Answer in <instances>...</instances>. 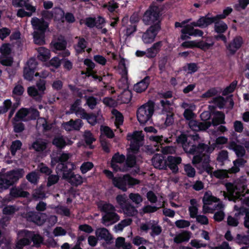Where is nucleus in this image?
Wrapping results in <instances>:
<instances>
[{"label": "nucleus", "instance_id": "nucleus-1", "mask_svg": "<svg viewBox=\"0 0 249 249\" xmlns=\"http://www.w3.org/2000/svg\"><path fill=\"white\" fill-rule=\"evenodd\" d=\"M184 150L187 153L195 155L192 160L194 164L202 162L203 165L209 164L210 157L204 152L211 153L214 150L213 147L208 146L203 143H199L197 146L194 145H189L185 143L183 144Z\"/></svg>", "mask_w": 249, "mask_h": 249}, {"label": "nucleus", "instance_id": "nucleus-2", "mask_svg": "<svg viewBox=\"0 0 249 249\" xmlns=\"http://www.w3.org/2000/svg\"><path fill=\"white\" fill-rule=\"evenodd\" d=\"M75 169V165L72 162H68L67 165L60 163L56 167L58 174H62L63 178L67 179L71 184L79 185L83 182V178L79 175H73L71 171Z\"/></svg>", "mask_w": 249, "mask_h": 249}, {"label": "nucleus", "instance_id": "nucleus-3", "mask_svg": "<svg viewBox=\"0 0 249 249\" xmlns=\"http://www.w3.org/2000/svg\"><path fill=\"white\" fill-rule=\"evenodd\" d=\"M98 207L105 213L102 218V222L104 225H111L119 220V216L115 213V207L112 204L100 201L98 203Z\"/></svg>", "mask_w": 249, "mask_h": 249}, {"label": "nucleus", "instance_id": "nucleus-4", "mask_svg": "<svg viewBox=\"0 0 249 249\" xmlns=\"http://www.w3.org/2000/svg\"><path fill=\"white\" fill-rule=\"evenodd\" d=\"M226 187L229 195V199L231 200L235 201L238 198L241 199V197L249 192L248 189H246L244 183L239 181H236L234 183H226Z\"/></svg>", "mask_w": 249, "mask_h": 249}, {"label": "nucleus", "instance_id": "nucleus-5", "mask_svg": "<svg viewBox=\"0 0 249 249\" xmlns=\"http://www.w3.org/2000/svg\"><path fill=\"white\" fill-rule=\"evenodd\" d=\"M154 111V105L152 103L148 102L141 106L137 111L138 121L141 124L148 122L151 118Z\"/></svg>", "mask_w": 249, "mask_h": 249}, {"label": "nucleus", "instance_id": "nucleus-6", "mask_svg": "<svg viewBox=\"0 0 249 249\" xmlns=\"http://www.w3.org/2000/svg\"><path fill=\"white\" fill-rule=\"evenodd\" d=\"M143 21L146 25H152L157 29H160V14L159 9L156 6H151L145 12Z\"/></svg>", "mask_w": 249, "mask_h": 249}, {"label": "nucleus", "instance_id": "nucleus-7", "mask_svg": "<svg viewBox=\"0 0 249 249\" xmlns=\"http://www.w3.org/2000/svg\"><path fill=\"white\" fill-rule=\"evenodd\" d=\"M246 161L244 159H237L233 161V166L229 170H217L213 172V175L217 178L223 179L228 177L229 173H236L239 171L240 167L243 166Z\"/></svg>", "mask_w": 249, "mask_h": 249}, {"label": "nucleus", "instance_id": "nucleus-8", "mask_svg": "<svg viewBox=\"0 0 249 249\" xmlns=\"http://www.w3.org/2000/svg\"><path fill=\"white\" fill-rule=\"evenodd\" d=\"M139 183V180L130 177L128 175H124L123 177H115L113 178L112 183L114 186L122 191L125 192L127 190V184L133 186Z\"/></svg>", "mask_w": 249, "mask_h": 249}, {"label": "nucleus", "instance_id": "nucleus-9", "mask_svg": "<svg viewBox=\"0 0 249 249\" xmlns=\"http://www.w3.org/2000/svg\"><path fill=\"white\" fill-rule=\"evenodd\" d=\"M213 42L211 37H207L206 41L204 40H192L187 41L183 42L181 46L185 48H193L195 47L198 48L203 50L209 49L213 46Z\"/></svg>", "mask_w": 249, "mask_h": 249}, {"label": "nucleus", "instance_id": "nucleus-10", "mask_svg": "<svg viewBox=\"0 0 249 249\" xmlns=\"http://www.w3.org/2000/svg\"><path fill=\"white\" fill-rule=\"evenodd\" d=\"M143 139L142 131H136L133 133H128L127 140L130 142V148L133 153L137 151L142 145Z\"/></svg>", "mask_w": 249, "mask_h": 249}, {"label": "nucleus", "instance_id": "nucleus-11", "mask_svg": "<svg viewBox=\"0 0 249 249\" xmlns=\"http://www.w3.org/2000/svg\"><path fill=\"white\" fill-rule=\"evenodd\" d=\"M0 63L6 66H10L13 63V58L10 56L11 48L9 44H3L0 47Z\"/></svg>", "mask_w": 249, "mask_h": 249}, {"label": "nucleus", "instance_id": "nucleus-12", "mask_svg": "<svg viewBox=\"0 0 249 249\" xmlns=\"http://www.w3.org/2000/svg\"><path fill=\"white\" fill-rule=\"evenodd\" d=\"M31 232L27 231H22L19 234V237L16 245V249H22L23 247L29 245L30 243Z\"/></svg>", "mask_w": 249, "mask_h": 249}, {"label": "nucleus", "instance_id": "nucleus-13", "mask_svg": "<svg viewBox=\"0 0 249 249\" xmlns=\"http://www.w3.org/2000/svg\"><path fill=\"white\" fill-rule=\"evenodd\" d=\"M160 29H157L154 26H150L142 36V40L145 44L153 42Z\"/></svg>", "mask_w": 249, "mask_h": 249}, {"label": "nucleus", "instance_id": "nucleus-14", "mask_svg": "<svg viewBox=\"0 0 249 249\" xmlns=\"http://www.w3.org/2000/svg\"><path fill=\"white\" fill-rule=\"evenodd\" d=\"M31 24L36 31H39L40 32L44 33L48 27V25L43 18H38L34 17L32 18Z\"/></svg>", "mask_w": 249, "mask_h": 249}, {"label": "nucleus", "instance_id": "nucleus-15", "mask_svg": "<svg viewBox=\"0 0 249 249\" xmlns=\"http://www.w3.org/2000/svg\"><path fill=\"white\" fill-rule=\"evenodd\" d=\"M47 218L45 213L30 212L28 214V220L38 225H42Z\"/></svg>", "mask_w": 249, "mask_h": 249}, {"label": "nucleus", "instance_id": "nucleus-16", "mask_svg": "<svg viewBox=\"0 0 249 249\" xmlns=\"http://www.w3.org/2000/svg\"><path fill=\"white\" fill-rule=\"evenodd\" d=\"M211 125L210 122H197V121L192 120L189 122V126L190 128L193 131H197L199 130H205L208 128Z\"/></svg>", "mask_w": 249, "mask_h": 249}, {"label": "nucleus", "instance_id": "nucleus-17", "mask_svg": "<svg viewBox=\"0 0 249 249\" xmlns=\"http://www.w3.org/2000/svg\"><path fill=\"white\" fill-rule=\"evenodd\" d=\"M228 148L234 152L236 156L239 158L238 159H243L242 158L244 157L246 154V150L243 146L234 142H231L230 143Z\"/></svg>", "mask_w": 249, "mask_h": 249}, {"label": "nucleus", "instance_id": "nucleus-18", "mask_svg": "<svg viewBox=\"0 0 249 249\" xmlns=\"http://www.w3.org/2000/svg\"><path fill=\"white\" fill-rule=\"evenodd\" d=\"M243 43V38L240 36H236L231 41L227 49L231 53H234L242 46Z\"/></svg>", "mask_w": 249, "mask_h": 249}, {"label": "nucleus", "instance_id": "nucleus-19", "mask_svg": "<svg viewBox=\"0 0 249 249\" xmlns=\"http://www.w3.org/2000/svg\"><path fill=\"white\" fill-rule=\"evenodd\" d=\"M181 162V159L180 157L169 156L167 158L166 163L172 172L176 173L178 171V165L180 164Z\"/></svg>", "mask_w": 249, "mask_h": 249}, {"label": "nucleus", "instance_id": "nucleus-20", "mask_svg": "<svg viewBox=\"0 0 249 249\" xmlns=\"http://www.w3.org/2000/svg\"><path fill=\"white\" fill-rule=\"evenodd\" d=\"M191 235L192 233L188 231H183L180 233H177L175 235L173 234H170L172 237H174V242L177 244L188 241L191 237Z\"/></svg>", "mask_w": 249, "mask_h": 249}, {"label": "nucleus", "instance_id": "nucleus-21", "mask_svg": "<svg viewBox=\"0 0 249 249\" xmlns=\"http://www.w3.org/2000/svg\"><path fill=\"white\" fill-rule=\"evenodd\" d=\"M225 205L221 202L218 203L214 207V211H215L213 215V219L217 221H222L225 216L224 212Z\"/></svg>", "mask_w": 249, "mask_h": 249}, {"label": "nucleus", "instance_id": "nucleus-22", "mask_svg": "<svg viewBox=\"0 0 249 249\" xmlns=\"http://www.w3.org/2000/svg\"><path fill=\"white\" fill-rule=\"evenodd\" d=\"M82 121L79 119L73 121L72 120L62 124V127L66 131L79 130L82 127Z\"/></svg>", "mask_w": 249, "mask_h": 249}, {"label": "nucleus", "instance_id": "nucleus-23", "mask_svg": "<svg viewBox=\"0 0 249 249\" xmlns=\"http://www.w3.org/2000/svg\"><path fill=\"white\" fill-rule=\"evenodd\" d=\"M181 107L185 109L183 113L184 117L189 121L194 120L196 117L195 114L193 112V110L195 109V106L183 103L181 105Z\"/></svg>", "mask_w": 249, "mask_h": 249}, {"label": "nucleus", "instance_id": "nucleus-24", "mask_svg": "<svg viewBox=\"0 0 249 249\" xmlns=\"http://www.w3.org/2000/svg\"><path fill=\"white\" fill-rule=\"evenodd\" d=\"M119 72L122 75V80L124 82L123 87L128 88L127 83L126 75L127 73V68L125 66V61L124 59H121L119 64Z\"/></svg>", "mask_w": 249, "mask_h": 249}, {"label": "nucleus", "instance_id": "nucleus-25", "mask_svg": "<svg viewBox=\"0 0 249 249\" xmlns=\"http://www.w3.org/2000/svg\"><path fill=\"white\" fill-rule=\"evenodd\" d=\"M162 46V42L154 43L150 48L146 50V57L149 58L155 57Z\"/></svg>", "mask_w": 249, "mask_h": 249}, {"label": "nucleus", "instance_id": "nucleus-26", "mask_svg": "<svg viewBox=\"0 0 249 249\" xmlns=\"http://www.w3.org/2000/svg\"><path fill=\"white\" fill-rule=\"evenodd\" d=\"M214 21V19L211 18L202 17L199 18L196 21L192 22V25L195 27L205 28L211 24Z\"/></svg>", "mask_w": 249, "mask_h": 249}, {"label": "nucleus", "instance_id": "nucleus-27", "mask_svg": "<svg viewBox=\"0 0 249 249\" xmlns=\"http://www.w3.org/2000/svg\"><path fill=\"white\" fill-rule=\"evenodd\" d=\"M124 90L122 94L118 96L117 101L119 104H127L128 103L132 97L131 91L127 89V88L124 89L123 85L122 86Z\"/></svg>", "mask_w": 249, "mask_h": 249}, {"label": "nucleus", "instance_id": "nucleus-28", "mask_svg": "<svg viewBox=\"0 0 249 249\" xmlns=\"http://www.w3.org/2000/svg\"><path fill=\"white\" fill-rule=\"evenodd\" d=\"M152 161L153 166L156 168L162 169L166 166L165 162L164 160V158L160 154L155 155L152 160Z\"/></svg>", "mask_w": 249, "mask_h": 249}, {"label": "nucleus", "instance_id": "nucleus-29", "mask_svg": "<svg viewBox=\"0 0 249 249\" xmlns=\"http://www.w3.org/2000/svg\"><path fill=\"white\" fill-rule=\"evenodd\" d=\"M149 83V78L146 76L142 81L134 85V89L137 92H142L147 89Z\"/></svg>", "mask_w": 249, "mask_h": 249}, {"label": "nucleus", "instance_id": "nucleus-30", "mask_svg": "<svg viewBox=\"0 0 249 249\" xmlns=\"http://www.w3.org/2000/svg\"><path fill=\"white\" fill-rule=\"evenodd\" d=\"M53 144L59 148H63L66 145H71L72 142L68 138H65L62 136L56 137L53 140Z\"/></svg>", "mask_w": 249, "mask_h": 249}, {"label": "nucleus", "instance_id": "nucleus-31", "mask_svg": "<svg viewBox=\"0 0 249 249\" xmlns=\"http://www.w3.org/2000/svg\"><path fill=\"white\" fill-rule=\"evenodd\" d=\"M80 100H77L71 107V110L72 112L75 113V114L81 117V118L84 119L86 116L87 113L85 112V110L80 107L79 106L80 104Z\"/></svg>", "mask_w": 249, "mask_h": 249}, {"label": "nucleus", "instance_id": "nucleus-32", "mask_svg": "<svg viewBox=\"0 0 249 249\" xmlns=\"http://www.w3.org/2000/svg\"><path fill=\"white\" fill-rule=\"evenodd\" d=\"M38 52L37 57L42 61H46L51 57L50 51L43 47H40L36 49Z\"/></svg>", "mask_w": 249, "mask_h": 249}, {"label": "nucleus", "instance_id": "nucleus-33", "mask_svg": "<svg viewBox=\"0 0 249 249\" xmlns=\"http://www.w3.org/2000/svg\"><path fill=\"white\" fill-rule=\"evenodd\" d=\"M122 211L125 215L128 216H135L138 213L136 208L130 203L126 204L125 206L122 209Z\"/></svg>", "mask_w": 249, "mask_h": 249}, {"label": "nucleus", "instance_id": "nucleus-34", "mask_svg": "<svg viewBox=\"0 0 249 249\" xmlns=\"http://www.w3.org/2000/svg\"><path fill=\"white\" fill-rule=\"evenodd\" d=\"M190 206L189 207L190 216L191 218H195L197 215L198 204L195 199L190 201Z\"/></svg>", "mask_w": 249, "mask_h": 249}, {"label": "nucleus", "instance_id": "nucleus-35", "mask_svg": "<svg viewBox=\"0 0 249 249\" xmlns=\"http://www.w3.org/2000/svg\"><path fill=\"white\" fill-rule=\"evenodd\" d=\"M53 47L56 50H62L65 49L66 42L62 36H60L57 40L52 42Z\"/></svg>", "mask_w": 249, "mask_h": 249}, {"label": "nucleus", "instance_id": "nucleus-36", "mask_svg": "<svg viewBox=\"0 0 249 249\" xmlns=\"http://www.w3.org/2000/svg\"><path fill=\"white\" fill-rule=\"evenodd\" d=\"M219 199L213 196L210 191L206 192L202 198L203 204H212L213 202H218Z\"/></svg>", "mask_w": 249, "mask_h": 249}, {"label": "nucleus", "instance_id": "nucleus-37", "mask_svg": "<svg viewBox=\"0 0 249 249\" xmlns=\"http://www.w3.org/2000/svg\"><path fill=\"white\" fill-rule=\"evenodd\" d=\"M194 27V26L192 25V23L190 24H188L184 26L181 31L182 33L181 38L183 40L189 38V36H192Z\"/></svg>", "mask_w": 249, "mask_h": 249}, {"label": "nucleus", "instance_id": "nucleus-38", "mask_svg": "<svg viewBox=\"0 0 249 249\" xmlns=\"http://www.w3.org/2000/svg\"><path fill=\"white\" fill-rule=\"evenodd\" d=\"M96 236L101 239L106 241L110 240L111 239V236L107 230L105 228H100L96 231Z\"/></svg>", "mask_w": 249, "mask_h": 249}, {"label": "nucleus", "instance_id": "nucleus-39", "mask_svg": "<svg viewBox=\"0 0 249 249\" xmlns=\"http://www.w3.org/2000/svg\"><path fill=\"white\" fill-rule=\"evenodd\" d=\"M224 120L225 115L220 111H216L213 114L212 120L213 124V125H217L219 124H224Z\"/></svg>", "mask_w": 249, "mask_h": 249}, {"label": "nucleus", "instance_id": "nucleus-40", "mask_svg": "<svg viewBox=\"0 0 249 249\" xmlns=\"http://www.w3.org/2000/svg\"><path fill=\"white\" fill-rule=\"evenodd\" d=\"M34 40L36 44L38 45H43L45 44L44 33L38 31H35L33 34Z\"/></svg>", "mask_w": 249, "mask_h": 249}, {"label": "nucleus", "instance_id": "nucleus-41", "mask_svg": "<svg viewBox=\"0 0 249 249\" xmlns=\"http://www.w3.org/2000/svg\"><path fill=\"white\" fill-rule=\"evenodd\" d=\"M32 147L36 151H42L46 148V142L42 140H36L33 143Z\"/></svg>", "mask_w": 249, "mask_h": 249}, {"label": "nucleus", "instance_id": "nucleus-42", "mask_svg": "<svg viewBox=\"0 0 249 249\" xmlns=\"http://www.w3.org/2000/svg\"><path fill=\"white\" fill-rule=\"evenodd\" d=\"M71 157V155L67 153H62L61 154L60 156L58 157L57 158H52V164H55L58 161H60L61 163H62V162H65L67 161ZM59 163L58 164V165ZM64 164L66 165L64 163ZM67 163L66 164V165Z\"/></svg>", "mask_w": 249, "mask_h": 249}, {"label": "nucleus", "instance_id": "nucleus-43", "mask_svg": "<svg viewBox=\"0 0 249 249\" xmlns=\"http://www.w3.org/2000/svg\"><path fill=\"white\" fill-rule=\"evenodd\" d=\"M112 113L115 117V124L116 127L119 128V126L123 124V117L121 113L115 109L112 110Z\"/></svg>", "mask_w": 249, "mask_h": 249}, {"label": "nucleus", "instance_id": "nucleus-44", "mask_svg": "<svg viewBox=\"0 0 249 249\" xmlns=\"http://www.w3.org/2000/svg\"><path fill=\"white\" fill-rule=\"evenodd\" d=\"M28 193L18 188H13L10 191V195L14 197L26 196Z\"/></svg>", "mask_w": 249, "mask_h": 249}, {"label": "nucleus", "instance_id": "nucleus-45", "mask_svg": "<svg viewBox=\"0 0 249 249\" xmlns=\"http://www.w3.org/2000/svg\"><path fill=\"white\" fill-rule=\"evenodd\" d=\"M228 29L227 24L223 21L216 22L214 24V30L217 33H223Z\"/></svg>", "mask_w": 249, "mask_h": 249}, {"label": "nucleus", "instance_id": "nucleus-46", "mask_svg": "<svg viewBox=\"0 0 249 249\" xmlns=\"http://www.w3.org/2000/svg\"><path fill=\"white\" fill-rule=\"evenodd\" d=\"M185 174L189 178H193L196 175L195 169L190 164L184 165Z\"/></svg>", "mask_w": 249, "mask_h": 249}, {"label": "nucleus", "instance_id": "nucleus-47", "mask_svg": "<svg viewBox=\"0 0 249 249\" xmlns=\"http://www.w3.org/2000/svg\"><path fill=\"white\" fill-rule=\"evenodd\" d=\"M130 200L136 205H140L143 199L142 196L138 193H130L129 195Z\"/></svg>", "mask_w": 249, "mask_h": 249}, {"label": "nucleus", "instance_id": "nucleus-48", "mask_svg": "<svg viewBox=\"0 0 249 249\" xmlns=\"http://www.w3.org/2000/svg\"><path fill=\"white\" fill-rule=\"evenodd\" d=\"M36 126L38 127H42L43 130H48L51 128V124H47L45 119L40 118L37 119Z\"/></svg>", "mask_w": 249, "mask_h": 249}, {"label": "nucleus", "instance_id": "nucleus-49", "mask_svg": "<svg viewBox=\"0 0 249 249\" xmlns=\"http://www.w3.org/2000/svg\"><path fill=\"white\" fill-rule=\"evenodd\" d=\"M236 242L239 244L249 245V235L237 234L236 238Z\"/></svg>", "mask_w": 249, "mask_h": 249}, {"label": "nucleus", "instance_id": "nucleus-50", "mask_svg": "<svg viewBox=\"0 0 249 249\" xmlns=\"http://www.w3.org/2000/svg\"><path fill=\"white\" fill-rule=\"evenodd\" d=\"M86 47V42L83 38H79L77 45L75 47V50L77 53H80L84 51Z\"/></svg>", "mask_w": 249, "mask_h": 249}, {"label": "nucleus", "instance_id": "nucleus-51", "mask_svg": "<svg viewBox=\"0 0 249 249\" xmlns=\"http://www.w3.org/2000/svg\"><path fill=\"white\" fill-rule=\"evenodd\" d=\"M12 183L6 177V175L3 176V177L0 178V188L3 189H6L8 188Z\"/></svg>", "mask_w": 249, "mask_h": 249}, {"label": "nucleus", "instance_id": "nucleus-52", "mask_svg": "<svg viewBox=\"0 0 249 249\" xmlns=\"http://www.w3.org/2000/svg\"><path fill=\"white\" fill-rule=\"evenodd\" d=\"M212 103L214 104L218 107L221 108L225 106L226 101L223 97L219 96L213 98Z\"/></svg>", "mask_w": 249, "mask_h": 249}, {"label": "nucleus", "instance_id": "nucleus-53", "mask_svg": "<svg viewBox=\"0 0 249 249\" xmlns=\"http://www.w3.org/2000/svg\"><path fill=\"white\" fill-rule=\"evenodd\" d=\"M117 203L119 205L121 209L124 207L126 203V197L125 195H119L116 198Z\"/></svg>", "mask_w": 249, "mask_h": 249}, {"label": "nucleus", "instance_id": "nucleus-54", "mask_svg": "<svg viewBox=\"0 0 249 249\" xmlns=\"http://www.w3.org/2000/svg\"><path fill=\"white\" fill-rule=\"evenodd\" d=\"M26 178L32 183H36L39 179V176L36 172H33L26 176Z\"/></svg>", "mask_w": 249, "mask_h": 249}, {"label": "nucleus", "instance_id": "nucleus-55", "mask_svg": "<svg viewBox=\"0 0 249 249\" xmlns=\"http://www.w3.org/2000/svg\"><path fill=\"white\" fill-rule=\"evenodd\" d=\"M28 114H29V110L26 108H22L17 113L14 120H16L17 118L19 120H22Z\"/></svg>", "mask_w": 249, "mask_h": 249}, {"label": "nucleus", "instance_id": "nucleus-56", "mask_svg": "<svg viewBox=\"0 0 249 249\" xmlns=\"http://www.w3.org/2000/svg\"><path fill=\"white\" fill-rule=\"evenodd\" d=\"M24 89L23 86L19 83L16 84L13 90V94L16 96L21 95Z\"/></svg>", "mask_w": 249, "mask_h": 249}, {"label": "nucleus", "instance_id": "nucleus-57", "mask_svg": "<svg viewBox=\"0 0 249 249\" xmlns=\"http://www.w3.org/2000/svg\"><path fill=\"white\" fill-rule=\"evenodd\" d=\"M21 145V142L18 140L12 142L11 146V151L13 155H15L16 151L20 148Z\"/></svg>", "mask_w": 249, "mask_h": 249}, {"label": "nucleus", "instance_id": "nucleus-58", "mask_svg": "<svg viewBox=\"0 0 249 249\" xmlns=\"http://www.w3.org/2000/svg\"><path fill=\"white\" fill-rule=\"evenodd\" d=\"M249 4V0H238V3L235 4V8L237 10L240 11L245 9Z\"/></svg>", "mask_w": 249, "mask_h": 249}, {"label": "nucleus", "instance_id": "nucleus-59", "mask_svg": "<svg viewBox=\"0 0 249 249\" xmlns=\"http://www.w3.org/2000/svg\"><path fill=\"white\" fill-rule=\"evenodd\" d=\"M93 167V164L91 162H84L80 167V170L82 173L85 174L90 170Z\"/></svg>", "mask_w": 249, "mask_h": 249}, {"label": "nucleus", "instance_id": "nucleus-60", "mask_svg": "<svg viewBox=\"0 0 249 249\" xmlns=\"http://www.w3.org/2000/svg\"><path fill=\"white\" fill-rule=\"evenodd\" d=\"M228 158V153L227 151L222 150L220 151L217 156V160L219 162L223 163L227 160Z\"/></svg>", "mask_w": 249, "mask_h": 249}, {"label": "nucleus", "instance_id": "nucleus-61", "mask_svg": "<svg viewBox=\"0 0 249 249\" xmlns=\"http://www.w3.org/2000/svg\"><path fill=\"white\" fill-rule=\"evenodd\" d=\"M66 231L61 227H56L53 231V234L54 236H61L65 235Z\"/></svg>", "mask_w": 249, "mask_h": 249}, {"label": "nucleus", "instance_id": "nucleus-62", "mask_svg": "<svg viewBox=\"0 0 249 249\" xmlns=\"http://www.w3.org/2000/svg\"><path fill=\"white\" fill-rule=\"evenodd\" d=\"M23 6L25 7L26 10L28 11L27 13L31 14V17L33 15V13L36 12V8L35 6L32 5L30 3L28 2V0H26L25 4Z\"/></svg>", "mask_w": 249, "mask_h": 249}, {"label": "nucleus", "instance_id": "nucleus-63", "mask_svg": "<svg viewBox=\"0 0 249 249\" xmlns=\"http://www.w3.org/2000/svg\"><path fill=\"white\" fill-rule=\"evenodd\" d=\"M190 225V222L185 220H178L175 222V225L178 228H185Z\"/></svg>", "mask_w": 249, "mask_h": 249}, {"label": "nucleus", "instance_id": "nucleus-64", "mask_svg": "<svg viewBox=\"0 0 249 249\" xmlns=\"http://www.w3.org/2000/svg\"><path fill=\"white\" fill-rule=\"evenodd\" d=\"M37 62L34 59H30L27 62L26 66L24 68L29 69L30 70L34 71L36 69Z\"/></svg>", "mask_w": 249, "mask_h": 249}]
</instances>
